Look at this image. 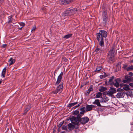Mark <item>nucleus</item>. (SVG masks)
Wrapping results in <instances>:
<instances>
[{"label":"nucleus","instance_id":"nucleus-55","mask_svg":"<svg viewBox=\"0 0 133 133\" xmlns=\"http://www.w3.org/2000/svg\"><path fill=\"white\" fill-rule=\"evenodd\" d=\"M2 83V81H0V84H1Z\"/></svg>","mask_w":133,"mask_h":133},{"label":"nucleus","instance_id":"nucleus-11","mask_svg":"<svg viewBox=\"0 0 133 133\" xmlns=\"http://www.w3.org/2000/svg\"><path fill=\"white\" fill-rule=\"evenodd\" d=\"M116 83H114V86L117 87H118L119 86V83L121 81V79L120 78H118L115 80Z\"/></svg>","mask_w":133,"mask_h":133},{"label":"nucleus","instance_id":"nucleus-16","mask_svg":"<svg viewBox=\"0 0 133 133\" xmlns=\"http://www.w3.org/2000/svg\"><path fill=\"white\" fill-rule=\"evenodd\" d=\"M85 111H81L80 112V114H78L77 116V117L79 119L84 114Z\"/></svg>","mask_w":133,"mask_h":133},{"label":"nucleus","instance_id":"nucleus-5","mask_svg":"<svg viewBox=\"0 0 133 133\" xmlns=\"http://www.w3.org/2000/svg\"><path fill=\"white\" fill-rule=\"evenodd\" d=\"M98 34H100L104 38H106L107 36V32L103 30H99V32L97 33Z\"/></svg>","mask_w":133,"mask_h":133},{"label":"nucleus","instance_id":"nucleus-4","mask_svg":"<svg viewBox=\"0 0 133 133\" xmlns=\"http://www.w3.org/2000/svg\"><path fill=\"white\" fill-rule=\"evenodd\" d=\"M63 90V85L61 84L57 87L56 90L52 92L54 94H56L58 92H61Z\"/></svg>","mask_w":133,"mask_h":133},{"label":"nucleus","instance_id":"nucleus-51","mask_svg":"<svg viewBox=\"0 0 133 133\" xmlns=\"http://www.w3.org/2000/svg\"><path fill=\"white\" fill-rule=\"evenodd\" d=\"M63 59H64V60L65 61V62L67 61V59L65 58H63Z\"/></svg>","mask_w":133,"mask_h":133},{"label":"nucleus","instance_id":"nucleus-46","mask_svg":"<svg viewBox=\"0 0 133 133\" xmlns=\"http://www.w3.org/2000/svg\"><path fill=\"white\" fill-rule=\"evenodd\" d=\"M129 75L130 76H132L133 75V73L132 72H129Z\"/></svg>","mask_w":133,"mask_h":133},{"label":"nucleus","instance_id":"nucleus-6","mask_svg":"<svg viewBox=\"0 0 133 133\" xmlns=\"http://www.w3.org/2000/svg\"><path fill=\"white\" fill-rule=\"evenodd\" d=\"M89 118L87 117H84L81 119L79 120L81 123L83 124L86 123L89 121Z\"/></svg>","mask_w":133,"mask_h":133},{"label":"nucleus","instance_id":"nucleus-53","mask_svg":"<svg viewBox=\"0 0 133 133\" xmlns=\"http://www.w3.org/2000/svg\"><path fill=\"white\" fill-rule=\"evenodd\" d=\"M61 133H65V132L64 131H62L61 132Z\"/></svg>","mask_w":133,"mask_h":133},{"label":"nucleus","instance_id":"nucleus-56","mask_svg":"<svg viewBox=\"0 0 133 133\" xmlns=\"http://www.w3.org/2000/svg\"><path fill=\"white\" fill-rule=\"evenodd\" d=\"M132 61L133 62V59L132 60Z\"/></svg>","mask_w":133,"mask_h":133},{"label":"nucleus","instance_id":"nucleus-20","mask_svg":"<svg viewBox=\"0 0 133 133\" xmlns=\"http://www.w3.org/2000/svg\"><path fill=\"white\" fill-rule=\"evenodd\" d=\"M77 103V102H76L74 103H69L68 105V107L70 108L71 107L74 106L76 105Z\"/></svg>","mask_w":133,"mask_h":133},{"label":"nucleus","instance_id":"nucleus-33","mask_svg":"<svg viewBox=\"0 0 133 133\" xmlns=\"http://www.w3.org/2000/svg\"><path fill=\"white\" fill-rule=\"evenodd\" d=\"M70 119L71 122L73 121H76V118L75 117L72 116L70 118Z\"/></svg>","mask_w":133,"mask_h":133},{"label":"nucleus","instance_id":"nucleus-37","mask_svg":"<svg viewBox=\"0 0 133 133\" xmlns=\"http://www.w3.org/2000/svg\"><path fill=\"white\" fill-rule=\"evenodd\" d=\"M66 126L65 125H63L62 127V130H64L66 129Z\"/></svg>","mask_w":133,"mask_h":133},{"label":"nucleus","instance_id":"nucleus-49","mask_svg":"<svg viewBox=\"0 0 133 133\" xmlns=\"http://www.w3.org/2000/svg\"><path fill=\"white\" fill-rule=\"evenodd\" d=\"M12 21V20L11 18L9 19V20L8 22L9 23L11 22Z\"/></svg>","mask_w":133,"mask_h":133},{"label":"nucleus","instance_id":"nucleus-42","mask_svg":"<svg viewBox=\"0 0 133 133\" xmlns=\"http://www.w3.org/2000/svg\"><path fill=\"white\" fill-rule=\"evenodd\" d=\"M127 65L126 64L124 65L123 66V68L124 69L126 70V68H127Z\"/></svg>","mask_w":133,"mask_h":133},{"label":"nucleus","instance_id":"nucleus-44","mask_svg":"<svg viewBox=\"0 0 133 133\" xmlns=\"http://www.w3.org/2000/svg\"><path fill=\"white\" fill-rule=\"evenodd\" d=\"M129 81L127 79L124 80H123V82L124 83H128Z\"/></svg>","mask_w":133,"mask_h":133},{"label":"nucleus","instance_id":"nucleus-17","mask_svg":"<svg viewBox=\"0 0 133 133\" xmlns=\"http://www.w3.org/2000/svg\"><path fill=\"white\" fill-rule=\"evenodd\" d=\"M92 103L94 104H96L98 106H101L99 101L98 99L95 100V101Z\"/></svg>","mask_w":133,"mask_h":133},{"label":"nucleus","instance_id":"nucleus-27","mask_svg":"<svg viewBox=\"0 0 133 133\" xmlns=\"http://www.w3.org/2000/svg\"><path fill=\"white\" fill-rule=\"evenodd\" d=\"M102 49L101 48H100L99 46V48H97L95 50V51L96 52H100L101 51H102Z\"/></svg>","mask_w":133,"mask_h":133},{"label":"nucleus","instance_id":"nucleus-38","mask_svg":"<svg viewBox=\"0 0 133 133\" xmlns=\"http://www.w3.org/2000/svg\"><path fill=\"white\" fill-rule=\"evenodd\" d=\"M114 78V76H112V77H110V79L109 80V81L110 82H111L112 81Z\"/></svg>","mask_w":133,"mask_h":133},{"label":"nucleus","instance_id":"nucleus-12","mask_svg":"<svg viewBox=\"0 0 133 133\" xmlns=\"http://www.w3.org/2000/svg\"><path fill=\"white\" fill-rule=\"evenodd\" d=\"M114 55H108V61L109 62H113L114 61Z\"/></svg>","mask_w":133,"mask_h":133},{"label":"nucleus","instance_id":"nucleus-22","mask_svg":"<svg viewBox=\"0 0 133 133\" xmlns=\"http://www.w3.org/2000/svg\"><path fill=\"white\" fill-rule=\"evenodd\" d=\"M102 68V67L101 66H99L97 67L95 71H100Z\"/></svg>","mask_w":133,"mask_h":133},{"label":"nucleus","instance_id":"nucleus-35","mask_svg":"<svg viewBox=\"0 0 133 133\" xmlns=\"http://www.w3.org/2000/svg\"><path fill=\"white\" fill-rule=\"evenodd\" d=\"M36 29V27L35 26H34L31 29V32H33L35 31Z\"/></svg>","mask_w":133,"mask_h":133},{"label":"nucleus","instance_id":"nucleus-1","mask_svg":"<svg viewBox=\"0 0 133 133\" xmlns=\"http://www.w3.org/2000/svg\"><path fill=\"white\" fill-rule=\"evenodd\" d=\"M77 10V9L73 8H68L62 13V16H65L74 14Z\"/></svg>","mask_w":133,"mask_h":133},{"label":"nucleus","instance_id":"nucleus-29","mask_svg":"<svg viewBox=\"0 0 133 133\" xmlns=\"http://www.w3.org/2000/svg\"><path fill=\"white\" fill-rule=\"evenodd\" d=\"M102 95V93L100 92H99L96 94V97L97 98H99Z\"/></svg>","mask_w":133,"mask_h":133},{"label":"nucleus","instance_id":"nucleus-7","mask_svg":"<svg viewBox=\"0 0 133 133\" xmlns=\"http://www.w3.org/2000/svg\"><path fill=\"white\" fill-rule=\"evenodd\" d=\"M72 0H61L59 1V3L61 5L66 4L70 3Z\"/></svg>","mask_w":133,"mask_h":133},{"label":"nucleus","instance_id":"nucleus-34","mask_svg":"<svg viewBox=\"0 0 133 133\" xmlns=\"http://www.w3.org/2000/svg\"><path fill=\"white\" fill-rule=\"evenodd\" d=\"M79 111L78 110H76L74 112V114L76 115L78 114L79 113Z\"/></svg>","mask_w":133,"mask_h":133},{"label":"nucleus","instance_id":"nucleus-10","mask_svg":"<svg viewBox=\"0 0 133 133\" xmlns=\"http://www.w3.org/2000/svg\"><path fill=\"white\" fill-rule=\"evenodd\" d=\"M125 94L122 92L118 93L116 95V97L118 98H123Z\"/></svg>","mask_w":133,"mask_h":133},{"label":"nucleus","instance_id":"nucleus-21","mask_svg":"<svg viewBox=\"0 0 133 133\" xmlns=\"http://www.w3.org/2000/svg\"><path fill=\"white\" fill-rule=\"evenodd\" d=\"M107 76V75L106 73L104 72V74L100 75L99 77L101 78L102 79L105 78Z\"/></svg>","mask_w":133,"mask_h":133},{"label":"nucleus","instance_id":"nucleus-14","mask_svg":"<svg viewBox=\"0 0 133 133\" xmlns=\"http://www.w3.org/2000/svg\"><path fill=\"white\" fill-rule=\"evenodd\" d=\"M15 60L12 58H10L8 61L9 63V65H11L14 64L15 62Z\"/></svg>","mask_w":133,"mask_h":133},{"label":"nucleus","instance_id":"nucleus-50","mask_svg":"<svg viewBox=\"0 0 133 133\" xmlns=\"http://www.w3.org/2000/svg\"><path fill=\"white\" fill-rule=\"evenodd\" d=\"M81 104V103H79V104L77 105L75 107H76L77 108L79 107L80 106V104Z\"/></svg>","mask_w":133,"mask_h":133},{"label":"nucleus","instance_id":"nucleus-28","mask_svg":"<svg viewBox=\"0 0 133 133\" xmlns=\"http://www.w3.org/2000/svg\"><path fill=\"white\" fill-rule=\"evenodd\" d=\"M19 24L21 26L20 27H19V29H21L24 26V23L23 22H21L19 23Z\"/></svg>","mask_w":133,"mask_h":133},{"label":"nucleus","instance_id":"nucleus-23","mask_svg":"<svg viewBox=\"0 0 133 133\" xmlns=\"http://www.w3.org/2000/svg\"><path fill=\"white\" fill-rule=\"evenodd\" d=\"M71 36V34H69L66 35H65L64 36L63 38H65V39H67L68 38H69Z\"/></svg>","mask_w":133,"mask_h":133},{"label":"nucleus","instance_id":"nucleus-54","mask_svg":"<svg viewBox=\"0 0 133 133\" xmlns=\"http://www.w3.org/2000/svg\"><path fill=\"white\" fill-rule=\"evenodd\" d=\"M73 108H74V109L76 108L77 107H75V106Z\"/></svg>","mask_w":133,"mask_h":133},{"label":"nucleus","instance_id":"nucleus-32","mask_svg":"<svg viewBox=\"0 0 133 133\" xmlns=\"http://www.w3.org/2000/svg\"><path fill=\"white\" fill-rule=\"evenodd\" d=\"M106 90L105 88L104 87H102L100 89H99V91L101 92H103L104 91H105Z\"/></svg>","mask_w":133,"mask_h":133},{"label":"nucleus","instance_id":"nucleus-15","mask_svg":"<svg viewBox=\"0 0 133 133\" xmlns=\"http://www.w3.org/2000/svg\"><path fill=\"white\" fill-rule=\"evenodd\" d=\"M109 100V99L108 97L105 96L102 98L101 100V102L105 103L107 102Z\"/></svg>","mask_w":133,"mask_h":133},{"label":"nucleus","instance_id":"nucleus-18","mask_svg":"<svg viewBox=\"0 0 133 133\" xmlns=\"http://www.w3.org/2000/svg\"><path fill=\"white\" fill-rule=\"evenodd\" d=\"M123 85L124 86L123 88V89L125 90H128L130 89L129 88V86L128 85H126L124 84Z\"/></svg>","mask_w":133,"mask_h":133},{"label":"nucleus","instance_id":"nucleus-3","mask_svg":"<svg viewBox=\"0 0 133 133\" xmlns=\"http://www.w3.org/2000/svg\"><path fill=\"white\" fill-rule=\"evenodd\" d=\"M102 18L103 23L106 24L108 19L107 12L106 11H103Z\"/></svg>","mask_w":133,"mask_h":133},{"label":"nucleus","instance_id":"nucleus-26","mask_svg":"<svg viewBox=\"0 0 133 133\" xmlns=\"http://www.w3.org/2000/svg\"><path fill=\"white\" fill-rule=\"evenodd\" d=\"M68 126L69 127V129L70 130L74 128V126L71 123H69L68 124Z\"/></svg>","mask_w":133,"mask_h":133},{"label":"nucleus","instance_id":"nucleus-24","mask_svg":"<svg viewBox=\"0 0 133 133\" xmlns=\"http://www.w3.org/2000/svg\"><path fill=\"white\" fill-rule=\"evenodd\" d=\"M133 70V66H131L127 67L126 68V70L128 71H130Z\"/></svg>","mask_w":133,"mask_h":133},{"label":"nucleus","instance_id":"nucleus-39","mask_svg":"<svg viewBox=\"0 0 133 133\" xmlns=\"http://www.w3.org/2000/svg\"><path fill=\"white\" fill-rule=\"evenodd\" d=\"M108 94L110 95H112L114 93L112 92L111 91H108L107 93Z\"/></svg>","mask_w":133,"mask_h":133},{"label":"nucleus","instance_id":"nucleus-52","mask_svg":"<svg viewBox=\"0 0 133 133\" xmlns=\"http://www.w3.org/2000/svg\"><path fill=\"white\" fill-rule=\"evenodd\" d=\"M121 89H118L117 90V91H120V90Z\"/></svg>","mask_w":133,"mask_h":133},{"label":"nucleus","instance_id":"nucleus-25","mask_svg":"<svg viewBox=\"0 0 133 133\" xmlns=\"http://www.w3.org/2000/svg\"><path fill=\"white\" fill-rule=\"evenodd\" d=\"M125 78L129 82L131 81V77L129 76H126L125 77Z\"/></svg>","mask_w":133,"mask_h":133},{"label":"nucleus","instance_id":"nucleus-47","mask_svg":"<svg viewBox=\"0 0 133 133\" xmlns=\"http://www.w3.org/2000/svg\"><path fill=\"white\" fill-rule=\"evenodd\" d=\"M129 85L131 87H133V83H130L129 84Z\"/></svg>","mask_w":133,"mask_h":133},{"label":"nucleus","instance_id":"nucleus-48","mask_svg":"<svg viewBox=\"0 0 133 133\" xmlns=\"http://www.w3.org/2000/svg\"><path fill=\"white\" fill-rule=\"evenodd\" d=\"M4 2V0H0V3H2Z\"/></svg>","mask_w":133,"mask_h":133},{"label":"nucleus","instance_id":"nucleus-40","mask_svg":"<svg viewBox=\"0 0 133 133\" xmlns=\"http://www.w3.org/2000/svg\"><path fill=\"white\" fill-rule=\"evenodd\" d=\"M85 108L84 107H82L80 109V110L81 111H85Z\"/></svg>","mask_w":133,"mask_h":133},{"label":"nucleus","instance_id":"nucleus-43","mask_svg":"<svg viewBox=\"0 0 133 133\" xmlns=\"http://www.w3.org/2000/svg\"><path fill=\"white\" fill-rule=\"evenodd\" d=\"M7 46V44H3L2 45V47L3 48H5Z\"/></svg>","mask_w":133,"mask_h":133},{"label":"nucleus","instance_id":"nucleus-9","mask_svg":"<svg viewBox=\"0 0 133 133\" xmlns=\"http://www.w3.org/2000/svg\"><path fill=\"white\" fill-rule=\"evenodd\" d=\"M94 107L93 105H87L85 107V110L87 111H88L91 110Z\"/></svg>","mask_w":133,"mask_h":133},{"label":"nucleus","instance_id":"nucleus-41","mask_svg":"<svg viewBox=\"0 0 133 133\" xmlns=\"http://www.w3.org/2000/svg\"><path fill=\"white\" fill-rule=\"evenodd\" d=\"M87 92L85 93V95H88L90 93V91H89V90H87Z\"/></svg>","mask_w":133,"mask_h":133},{"label":"nucleus","instance_id":"nucleus-30","mask_svg":"<svg viewBox=\"0 0 133 133\" xmlns=\"http://www.w3.org/2000/svg\"><path fill=\"white\" fill-rule=\"evenodd\" d=\"M30 109V108L29 107V106H28L27 108H26L25 110L24 111V114H25L28 110H29Z\"/></svg>","mask_w":133,"mask_h":133},{"label":"nucleus","instance_id":"nucleus-8","mask_svg":"<svg viewBox=\"0 0 133 133\" xmlns=\"http://www.w3.org/2000/svg\"><path fill=\"white\" fill-rule=\"evenodd\" d=\"M63 72H61L60 74L58 77L57 81H56V84L58 85L61 82L62 80V77L63 75Z\"/></svg>","mask_w":133,"mask_h":133},{"label":"nucleus","instance_id":"nucleus-2","mask_svg":"<svg viewBox=\"0 0 133 133\" xmlns=\"http://www.w3.org/2000/svg\"><path fill=\"white\" fill-rule=\"evenodd\" d=\"M96 39L98 42L101 47H103L104 46V37L101 35L100 34H96Z\"/></svg>","mask_w":133,"mask_h":133},{"label":"nucleus","instance_id":"nucleus-19","mask_svg":"<svg viewBox=\"0 0 133 133\" xmlns=\"http://www.w3.org/2000/svg\"><path fill=\"white\" fill-rule=\"evenodd\" d=\"M6 70V67L3 70L2 72V75L3 77H4L5 76V72Z\"/></svg>","mask_w":133,"mask_h":133},{"label":"nucleus","instance_id":"nucleus-36","mask_svg":"<svg viewBox=\"0 0 133 133\" xmlns=\"http://www.w3.org/2000/svg\"><path fill=\"white\" fill-rule=\"evenodd\" d=\"M63 123V122H61L58 125V127L59 128H60Z\"/></svg>","mask_w":133,"mask_h":133},{"label":"nucleus","instance_id":"nucleus-45","mask_svg":"<svg viewBox=\"0 0 133 133\" xmlns=\"http://www.w3.org/2000/svg\"><path fill=\"white\" fill-rule=\"evenodd\" d=\"M88 90H89V91H90V92L92 90V88L90 87L89 88V89Z\"/></svg>","mask_w":133,"mask_h":133},{"label":"nucleus","instance_id":"nucleus-13","mask_svg":"<svg viewBox=\"0 0 133 133\" xmlns=\"http://www.w3.org/2000/svg\"><path fill=\"white\" fill-rule=\"evenodd\" d=\"M115 52V48L114 46H113L111 48L110 50L108 55H114Z\"/></svg>","mask_w":133,"mask_h":133},{"label":"nucleus","instance_id":"nucleus-31","mask_svg":"<svg viewBox=\"0 0 133 133\" xmlns=\"http://www.w3.org/2000/svg\"><path fill=\"white\" fill-rule=\"evenodd\" d=\"M110 91H111L113 93H115L116 92V89L115 88L112 87H111L110 88Z\"/></svg>","mask_w":133,"mask_h":133}]
</instances>
